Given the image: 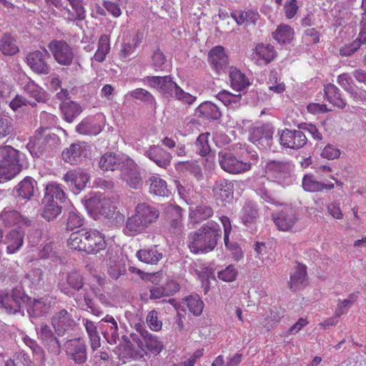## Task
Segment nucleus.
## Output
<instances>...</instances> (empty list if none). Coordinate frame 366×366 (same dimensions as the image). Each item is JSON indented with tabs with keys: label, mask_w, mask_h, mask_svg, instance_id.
Masks as SVG:
<instances>
[{
	"label": "nucleus",
	"mask_w": 366,
	"mask_h": 366,
	"mask_svg": "<svg viewBox=\"0 0 366 366\" xmlns=\"http://www.w3.org/2000/svg\"><path fill=\"white\" fill-rule=\"evenodd\" d=\"M110 49L109 36L107 34L100 36L98 41L97 49L92 58V60L97 62H103L106 59L107 55L109 53Z\"/></svg>",
	"instance_id": "obj_39"
},
{
	"label": "nucleus",
	"mask_w": 366,
	"mask_h": 366,
	"mask_svg": "<svg viewBox=\"0 0 366 366\" xmlns=\"http://www.w3.org/2000/svg\"><path fill=\"white\" fill-rule=\"evenodd\" d=\"M137 257L142 262L157 264L162 259L163 253L157 246H152L138 251Z\"/></svg>",
	"instance_id": "obj_31"
},
{
	"label": "nucleus",
	"mask_w": 366,
	"mask_h": 366,
	"mask_svg": "<svg viewBox=\"0 0 366 366\" xmlns=\"http://www.w3.org/2000/svg\"><path fill=\"white\" fill-rule=\"evenodd\" d=\"M36 185V182L31 178H24L17 186L16 190L18 195L24 199H30L34 193V188Z\"/></svg>",
	"instance_id": "obj_47"
},
{
	"label": "nucleus",
	"mask_w": 366,
	"mask_h": 366,
	"mask_svg": "<svg viewBox=\"0 0 366 366\" xmlns=\"http://www.w3.org/2000/svg\"><path fill=\"white\" fill-rule=\"evenodd\" d=\"M257 217V209L255 204L252 202H246L239 212V219L245 225L253 223Z\"/></svg>",
	"instance_id": "obj_42"
},
{
	"label": "nucleus",
	"mask_w": 366,
	"mask_h": 366,
	"mask_svg": "<svg viewBox=\"0 0 366 366\" xmlns=\"http://www.w3.org/2000/svg\"><path fill=\"white\" fill-rule=\"evenodd\" d=\"M99 329L102 333L110 345H114L117 343L119 340V328L118 325L115 319L107 315L99 322Z\"/></svg>",
	"instance_id": "obj_18"
},
{
	"label": "nucleus",
	"mask_w": 366,
	"mask_h": 366,
	"mask_svg": "<svg viewBox=\"0 0 366 366\" xmlns=\"http://www.w3.org/2000/svg\"><path fill=\"white\" fill-rule=\"evenodd\" d=\"M209 61L217 74L224 71L228 64V59L222 46L212 48L209 53Z\"/></svg>",
	"instance_id": "obj_22"
},
{
	"label": "nucleus",
	"mask_w": 366,
	"mask_h": 366,
	"mask_svg": "<svg viewBox=\"0 0 366 366\" xmlns=\"http://www.w3.org/2000/svg\"><path fill=\"white\" fill-rule=\"evenodd\" d=\"M117 203L109 198L96 194L86 201V207L92 212L110 219L114 224H119L124 222V215L117 209Z\"/></svg>",
	"instance_id": "obj_4"
},
{
	"label": "nucleus",
	"mask_w": 366,
	"mask_h": 366,
	"mask_svg": "<svg viewBox=\"0 0 366 366\" xmlns=\"http://www.w3.org/2000/svg\"><path fill=\"white\" fill-rule=\"evenodd\" d=\"M272 217L277 228L285 232L290 231L297 221L295 212L291 208H287Z\"/></svg>",
	"instance_id": "obj_27"
},
{
	"label": "nucleus",
	"mask_w": 366,
	"mask_h": 366,
	"mask_svg": "<svg viewBox=\"0 0 366 366\" xmlns=\"http://www.w3.org/2000/svg\"><path fill=\"white\" fill-rule=\"evenodd\" d=\"M159 216V212L154 207L145 202L138 204L134 214L126 222L125 233L132 235L144 232Z\"/></svg>",
	"instance_id": "obj_3"
},
{
	"label": "nucleus",
	"mask_w": 366,
	"mask_h": 366,
	"mask_svg": "<svg viewBox=\"0 0 366 366\" xmlns=\"http://www.w3.org/2000/svg\"><path fill=\"white\" fill-rule=\"evenodd\" d=\"M164 212L168 219H169L172 227L175 229H180L182 227V214L180 207L171 204H168L164 209Z\"/></svg>",
	"instance_id": "obj_48"
},
{
	"label": "nucleus",
	"mask_w": 366,
	"mask_h": 366,
	"mask_svg": "<svg viewBox=\"0 0 366 366\" xmlns=\"http://www.w3.org/2000/svg\"><path fill=\"white\" fill-rule=\"evenodd\" d=\"M83 224V218L76 211V209L71 207L69 212V216L67 219V229H74L75 228L80 227Z\"/></svg>",
	"instance_id": "obj_62"
},
{
	"label": "nucleus",
	"mask_w": 366,
	"mask_h": 366,
	"mask_svg": "<svg viewBox=\"0 0 366 366\" xmlns=\"http://www.w3.org/2000/svg\"><path fill=\"white\" fill-rule=\"evenodd\" d=\"M152 66L155 71H164L168 66L164 54L157 49L153 52L152 56Z\"/></svg>",
	"instance_id": "obj_57"
},
{
	"label": "nucleus",
	"mask_w": 366,
	"mask_h": 366,
	"mask_svg": "<svg viewBox=\"0 0 366 366\" xmlns=\"http://www.w3.org/2000/svg\"><path fill=\"white\" fill-rule=\"evenodd\" d=\"M221 236L219 225L212 221L208 222L189 234L187 245L194 254L207 253L214 249Z\"/></svg>",
	"instance_id": "obj_2"
},
{
	"label": "nucleus",
	"mask_w": 366,
	"mask_h": 366,
	"mask_svg": "<svg viewBox=\"0 0 366 366\" xmlns=\"http://www.w3.org/2000/svg\"><path fill=\"white\" fill-rule=\"evenodd\" d=\"M142 41V35L139 32H135L125 38L118 52L119 59L123 62L129 61Z\"/></svg>",
	"instance_id": "obj_13"
},
{
	"label": "nucleus",
	"mask_w": 366,
	"mask_h": 366,
	"mask_svg": "<svg viewBox=\"0 0 366 366\" xmlns=\"http://www.w3.org/2000/svg\"><path fill=\"white\" fill-rule=\"evenodd\" d=\"M237 276V270L234 266L230 264L225 269L219 271L217 274V277L219 280L224 282H232L236 280Z\"/></svg>",
	"instance_id": "obj_63"
},
{
	"label": "nucleus",
	"mask_w": 366,
	"mask_h": 366,
	"mask_svg": "<svg viewBox=\"0 0 366 366\" xmlns=\"http://www.w3.org/2000/svg\"><path fill=\"white\" fill-rule=\"evenodd\" d=\"M99 164L103 171H114L119 168L122 179L132 188L138 189L142 184L137 164L127 156L105 153L101 157Z\"/></svg>",
	"instance_id": "obj_1"
},
{
	"label": "nucleus",
	"mask_w": 366,
	"mask_h": 366,
	"mask_svg": "<svg viewBox=\"0 0 366 366\" xmlns=\"http://www.w3.org/2000/svg\"><path fill=\"white\" fill-rule=\"evenodd\" d=\"M257 157L255 153L250 155L248 161L239 160L232 153L222 151L218 154V162L224 172L237 174L249 171L252 164L257 163Z\"/></svg>",
	"instance_id": "obj_6"
},
{
	"label": "nucleus",
	"mask_w": 366,
	"mask_h": 366,
	"mask_svg": "<svg viewBox=\"0 0 366 366\" xmlns=\"http://www.w3.org/2000/svg\"><path fill=\"white\" fill-rule=\"evenodd\" d=\"M212 192L217 203L228 202L233 198V184L224 179H219L215 182Z\"/></svg>",
	"instance_id": "obj_20"
},
{
	"label": "nucleus",
	"mask_w": 366,
	"mask_h": 366,
	"mask_svg": "<svg viewBox=\"0 0 366 366\" xmlns=\"http://www.w3.org/2000/svg\"><path fill=\"white\" fill-rule=\"evenodd\" d=\"M63 179L72 187L74 192L83 189L89 182V176L84 171L78 169L68 171Z\"/></svg>",
	"instance_id": "obj_19"
},
{
	"label": "nucleus",
	"mask_w": 366,
	"mask_h": 366,
	"mask_svg": "<svg viewBox=\"0 0 366 366\" xmlns=\"http://www.w3.org/2000/svg\"><path fill=\"white\" fill-rule=\"evenodd\" d=\"M148 182L151 194L160 197H167L171 193L166 181L158 175L152 176Z\"/></svg>",
	"instance_id": "obj_35"
},
{
	"label": "nucleus",
	"mask_w": 366,
	"mask_h": 366,
	"mask_svg": "<svg viewBox=\"0 0 366 366\" xmlns=\"http://www.w3.org/2000/svg\"><path fill=\"white\" fill-rule=\"evenodd\" d=\"M229 79L231 86L237 92L244 91L250 83L246 76L236 68H229Z\"/></svg>",
	"instance_id": "obj_33"
},
{
	"label": "nucleus",
	"mask_w": 366,
	"mask_h": 366,
	"mask_svg": "<svg viewBox=\"0 0 366 366\" xmlns=\"http://www.w3.org/2000/svg\"><path fill=\"white\" fill-rule=\"evenodd\" d=\"M292 169L293 166L289 162L270 161L266 164L265 172L268 180L287 187L293 182Z\"/></svg>",
	"instance_id": "obj_7"
},
{
	"label": "nucleus",
	"mask_w": 366,
	"mask_h": 366,
	"mask_svg": "<svg viewBox=\"0 0 366 366\" xmlns=\"http://www.w3.org/2000/svg\"><path fill=\"white\" fill-rule=\"evenodd\" d=\"M55 60L61 65H69L74 58V52L69 45L63 41H54L49 45Z\"/></svg>",
	"instance_id": "obj_15"
},
{
	"label": "nucleus",
	"mask_w": 366,
	"mask_h": 366,
	"mask_svg": "<svg viewBox=\"0 0 366 366\" xmlns=\"http://www.w3.org/2000/svg\"><path fill=\"white\" fill-rule=\"evenodd\" d=\"M86 244L88 254H97L107 246L104 235L96 229L87 231Z\"/></svg>",
	"instance_id": "obj_24"
},
{
	"label": "nucleus",
	"mask_w": 366,
	"mask_h": 366,
	"mask_svg": "<svg viewBox=\"0 0 366 366\" xmlns=\"http://www.w3.org/2000/svg\"><path fill=\"white\" fill-rule=\"evenodd\" d=\"M87 231H78L71 234L68 245L72 249L86 252Z\"/></svg>",
	"instance_id": "obj_45"
},
{
	"label": "nucleus",
	"mask_w": 366,
	"mask_h": 366,
	"mask_svg": "<svg viewBox=\"0 0 366 366\" xmlns=\"http://www.w3.org/2000/svg\"><path fill=\"white\" fill-rule=\"evenodd\" d=\"M277 55L274 47L270 44H258L253 49V59L257 64H267L271 62Z\"/></svg>",
	"instance_id": "obj_26"
},
{
	"label": "nucleus",
	"mask_w": 366,
	"mask_h": 366,
	"mask_svg": "<svg viewBox=\"0 0 366 366\" xmlns=\"http://www.w3.org/2000/svg\"><path fill=\"white\" fill-rule=\"evenodd\" d=\"M28 301V297L21 288H15L9 293L0 290V308L8 314H16Z\"/></svg>",
	"instance_id": "obj_8"
},
{
	"label": "nucleus",
	"mask_w": 366,
	"mask_h": 366,
	"mask_svg": "<svg viewBox=\"0 0 366 366\" xmlns=\"http://www.w3.org/2000/svg\"><path fill=\"white\" fill-rule=\"evenodd\" d=\"M212 214L213 210L210 207L207 205H200L190 214V217L191 218H193L194 216L195 222H198L210 217Z\"/></svg>",
	"instance_id": "obj_61"
},
{
	"label": "nucleus",
	"mask_w": 366,
	"mask_h": 366,
	"mask_svg": "<svg viewBox=\"0 0 366 366\" xmlns=\"http://www.w3.org/2000/svg\"><path fill=\"white\" fill-rule=\"evenodd\" d=\"M51 325L59 336H63L67 331L74 329L76 322L72 315L66 310H61L51 317Z\"/></svg>",
	"instance_id": "obj_12"
},
{
	"label": "nucleus",
	"mask_w": 366,
	"mask_h": 366,
	"mask_svg": "<svg viewBox=\"0 0 366 366\" xmlns=\"http://www.w3.org/2000/svg\"><path fill=\"white\" fill-rule=\"evenodd\" d=\"M59 287L61 292L69 296H71L73 295L74 291H78L82 288V277L76 271L62 273L59 282Z\"/></svg>",
	"instance_id": "obj_16"
},
{
	"label": "nucleus",
	"mask_w": 366,
	"mask_h": 366,
	"mask_svg": "<svg viewBox=\"0 0 366 366\" xmlns=\"http://www.w3.org/2000/svg\"><path fill=\"white\" fill-rule=\"evenodd\" d=\"M356 300L357 295L355 294H350L347 299L344 300H339L335 312V318L340 317L341 315L346 314Z\"/></svg>",
	"instance_id": "obj_54"
},
{
	"label": "nucleus",
	"mask_w": 366,
	"mask_h": 366,
	"mask_svg": "<svg viewBox=\"0 0 366 366\" xmlns=\"http://www.w3.org/2000/svg\"><path fill=\"white\" fill-rule=\"evenodd\" d=\"M88 147L85 142L73 143L69 147L63 150L62 159L67 163L76 164L87 156Z\"/></svg>",
	"instance_id": "obj_17"
},
{
	"label": "nucleus",
	"mask_w": 366,
	"mask_h": 366,
	"mask_svg": "<svg viewBox=\"0 0 366 366\" xmlns=\"http://www.w3.org/2000/svg\"><path fill=\"white\" fill-rule=\"evenodd\" d=\"M307 283V268L303 264H297L290 274V288L293 291H297L305 287Z\"/></svg>",
	"instance_id": "obj_30"
},
{
	"label": "nucleus",
	"mask_w": 366,
	"mask_h": 366,
	"mask_svg": "<svg viewBox=\"0 0 366 366\" xmlns=\"http://www.w3.org/2000/svg\"><path fill=\"white\" fill-rule=\"evenodd\" d=\"M83 323L90 340L91 347L93 350H96L101 345L100 337L97 332V326L94 322L89 320L84 319Z\"/></svg>",
	"instance_id": "obj_49"
},
{
	"label": "nucleus",
	"mask_w": 366,
	"mask_h": 366,
	"mask_svg": "<svg viewBox=\"0 0 366 366\" xmlns=\"http://www.w3.org/2000/svg\"><path fill=\"white\" fill-rule=\"evenodd\" d=\"M272 129L254 128L249 138L250 141L262 149L270 148L273 136Z\"/></svg>",
	"instance_id": "obj_29"
},
{
	"label": "nucleus",
	"mask_w": 366,
	"mask_h": 366,
	"mask_svg": "<svg viewBox=\"0 0 366 366\" xmlns=\"http://www.w3.org/2000/svg\"><path fill=\"white\" fill-rule=\"evenodd\" d=\"M54 198L62 203L66 201L65 193L61 186L56 182H51L46 186L45 194L43 198L44 202H48L50 200L54 201Z\"/></svg>",
	"instance_id": "obj_37"
},
{
	"label": "nucleus",
	"mask_w": 366,
	"mask_h": 366,
	"mask_svg": "<svg viewBox=\"0 0 366 366\" xmlns=\"http://www.w3.org/2000/svg\"><path fill=\"white\" fill-rule=\"evenodd\" d=\"M168 286L172 287V290H168L167 288L154 287L150 289V297L152 299H159L164 296L169 295V292H174L179 290V286L174 282L168 283Z\"/></svg>",
	"instance_id": "obj_59"
},
{
	"label": "nucleus",
	"mask_w": 366,
	"mask_h": 366,
	"mask_svg": "<svg viewBox=\"0 0 366 366\" xmlns=\"http://www.w3.org/2000/svg\"><path fill=\"white\" fill-rule=\"evenodd\" d=\"M209 133H203L199 135L195 142L197 152L201 156H206L210 151L208 138Z\"/></svg>",
	"instance_id": "obj_55"
},
{
	"label": "nucleus",
	"mask_w": 366,
	"mask_h": 366,
	"mask_svg": "<svg viewBox=\"0 0 366 366\" xmlns=\"http://www.w3.org/2000/svg\"><path fill=\"white\" fill-rule=\"evenodd\" d=\"M102 122L100 116L86 117L76 126V130L81 134L97 135L102 130Z\"/></svg>",
	"instance_id": "obj_21"
},
{
	"label": "nucleus",
	"mask_w": 366,
	"mask_h": 366,
	"mask_svg": "<svg viewBox=\"0 0 366 366\" xmlns=\"http://www.w3.org/2000/svg\"><path fill=\"white\" fill-rule=\"evenodd\" d=\"M0 221L6 227L18 225L21 228L31 225V219L15 210H4L0 214Z\"/></svg>",
	"instance_id": "obj_25"
},
{
	"label": "nucleus",
	"mask_w": 366,
	"mask_h": 366,
	"mask_svg": "<svg viewBox=\"0 0 366 366\" xmlns=\"http://www.w3.org/2000/svg\"><path fill=\"white\" fill-rule=\"evenodd\" d=\"M145 155L162 168H167L170 164L172 158L169 152L159 146L150 147Z\"/></svg>",
	"instance_id": "obj_28"
},
{
	"label": "nucleus",
	"mask_w": 366,
	"mask_h": 366,
	"mask_svg": "<svg viewBox=\"0 0 366 366\" xmlns=\"http://www.w3.org/2000/svg\"><path fill=\"white\" fill-rule=\"evenodd\" d=\"M21 84L24 91L38 102H44L47 100V94L44 89L37 85L29 77L24 75L21 79Z\"/></svg>",
	"instance_id": "obj_23"
},
{
	"label": "nucleus",
	"mask_w": 366,
	"mask_h": 366,
	"mask_svg": "<svg viewBox=\"0 0 366 366\" xmlns=\"http://www.w3.org/2000/svg\"><path fill=\"white\" fill-rule=\"evenodd\" d=\"M266 179L264 177H259L256 180L255 187H256V192L261 197V199L265 202H268L270 204H276L277 202L272 197V194L267 189V187L265 186Z\"/></svg>",
	"instance_id": "obj_51"
},
{
	"label": "nucleus",
	"mask_w": 366,
	"mask_h": 366,
	"mask_svg": "<svg viewBox=\"0 0 366 366\" xmlns=\"http://www.w3.org/2000/svg\"><path fill=\"white\" fill-rule=\"evenodd\" d=\"M69 2L71 8L74 11L72 13L71 10L66 6L64 7L63 11L66 14V16L64 18L69 21H74L76 20H83L85 18V9L83 6L82 0H67Z\"/></svg>",
	"instance_id": "obj_34"
},
{
	"label": "nucleus",
	"mask_w": 366,
	"mask_h": 366,
	"mask_svg": "<svg viewBox=\"0 0 366 366\" xmlns=\"http://www.w3.org/2000/svg\"><path fill=\"white\" fill-rule=\"evenodd\" d=\"M27 308V312L31 314L32 313L35 316L43 315L46 312H47L49 305L46 303V300L41 298L40 300H33L28 298V301L26 305Z\"/></svg>",
	"instance_id": "obj_46"
},
{
	"label": "nucleus",
	"mask_w": 366,
	"mask_h": 366,
	"mask_svg": "<svg viewBox=\"0 0 366 366\" xmlns=\"http://www.w3.org/2000/svg\"><path fill=\"white\" fill-rule=\"evenodd\" d=\"M177 86L178 85L172 81L171 76H162V81L159 85V91L164 94H168L172 97Z\"/></svg>",
	"instance_id": "obj_60"
},
{
	"label": "nucleus",
	"mask_w": 366,
	"mask_h": 366,
	"mask_svg": "<svg viewBox=\"0 0 366 366\" xmlns=\"http://www.w3.org/2000/svg\"><path fill=\"white\" fill-rule=\"evenodd\" d=\"M61 110L64 119L68 122H73L74 119L82 112L80 105L72 101L61 103Z\"/></svg>",
	"instance_id": "obj_43"
},
{
	"label": "nucleus",
	"mask_w": 366,
	"mask_h": 366,
	"mask_svg": "<svg viewBox=\"0 0 366 366\" xmlns=\"http://www.w3.org/2000/svg\"><path fill=\"white\" fill-rule=\"evenodd\" d=\"M129 94L134 99L146 102L151 105L156 104L155 98L154 96L144 89H135L131 91Z\"/></svg>",
	"instance_id": "obj_56"
},
{
	"label": "nucleus",
	"mask_w": 366,
	"mask_h": 366,
	"mask_svg": "<svg viewBox=\"0 0 366 366\" xmlns=\"http://www.w3.org/2000/svg\"><path fill=\"white\" fill-rule=\"evenodd\" d=\"M136 330L142 338V341L138 338L136 339V335H132V337L137 343L139 348L143 349L145 347L154 355H159L162 351L164 344L158 337L149 332L140 325L136 326Z\"/></svg>",
	"instance_id": "obj_9"
},
{
	"label": "nucleus",
	"mask_w": 366,
	"mask_h": 366,
	"mask_svg": "<svg viewBox=\"0 0 366 366\" xmlns=\"http://www.w3.org/2000/svg\"><path fill=\"white\" fill-rule=\"evenodd\" d=\"M277 135L280 145L287 149H299L302 148L307 142L305 133L300 129H285L279 130Z\"/></svg>",
	"instance_id": "obj_10"
},
{
	"label": "nucleus",
	"mask_w": 366,
	"mask_h": 366,
	"mask_svg": "<svg viewBox=\"0 0 366 366\" xmlns=\"http://www.w3.org/2000/svg\"><path fill=\"white\" fill-rule=\"evenodd\" d=\"M6 366H33L29 355L24 353L18 354L13 360L6 362Z\"/></svg>",
	"instance_id": "obj_64"
},
{
	"label": "nucleus",
	"mask_w": 366,
	"mask_h": 366,
	"mask_svg": "<svg viewBox=\"0 0 366 366\" xmlns=\"http://www.w3.org/2000/svg\"><path fill=\"white\" fill-rule=\"evenodd\" d=\"M293 29L285 24H280L273 32V38L280 44L290 43L294 38Z\"/></svg>",
	"instance_id": "obj_41"
},
{
	"label": "nucleus",
	"mask_w": 366,
	"mask_h": 366,
	"mask_svg": "<svg viewBox=\"0 0 366 366\" xmlns=\"http://www.w3.org/2000/svg\"><path fill=\"white\" fill-rule=\"evenodd\" d=\"M189 310L195 316L202 314L204 309V303L198 295H192L185 299Z\"/></svg>",
	"instance_id": "obj_53"
},
{
	"label": "nucleus",
	"mask_w": 366,
	"mask_h": 366,
	"mask_svg": "<svg viewBox=\"0 0 366 366\" xmlns=\"http://www.w3.org/2000/svg\"><path fill=\"white\" fill-rule=\"evenodd\" d=\"M24 237L23 231L13 229L9 232L5 239L6 251L9 254H14L19 250L23 245Z\"/></svg>",
	"instance_id": "obj_32"
},
{
	"label": "nucleus",
	"mask_w": 366,
	"mask_h": 366,
	"mask_svg": "<svg viewBox=\"0 0 366 366\" xmlns=\"http://www.w3.org/2000/svg\"><path fill=\"white\" fill-rule=\"evenodd\" d=\"M302 187L307 192H320L322 182L317 181L312 174H306L302 179Z\"/></svg>",
	"instance_id": "obj_58"
},
{
	"label": "nucleus",
	"mask_w": 366,
	"mask_h": 366,
	"mask_svg": "<svg viewBox=\"0 0 366 366\" xmlns=\"http://www.w3.org/2000/svg\"><path fill=\"white\" fill-rule=\"evenodd\" d=\"M231 16L237 24L246 26L254 24L259 18V14L252 10L236 11Z\"/></svg>",
	"instance_id": "obj_40"
},
{
	"label": "nucleus",
	"mask_w": 366,
	"mask_h": 366,
	"mask_svg": "<svg viewBox=\"0 0 366 366\" xmlns=\"http://www.w3.org/2000/svg\"><path fill=\"white\" fill-rule=\"evenodd\" d=\"M0 51L6 56H12L19 51V47L14 37L4 34L0 39Z\"/></svg>",
	"instance_id": "obj_44"
},
{
	"label": "nucleus",
	"mask_w": 366,
	"mask_h": 366,
	"mask_svg": "<svg viewBox=\"0 0 366 366\" xmlns=\"http://www.w3.org/2000/svg\"><path fill=\"white\" fill-rule=\"evenodd\" d=\"M42 204L44 207L42 217L48 221L54 219L61 212V207L54 201L44 202L43 199Z\"/></svg>",
	"instance_id": "obj_52"
},
{
	"label": "nucleus",
	"mask_w": 366,
	"mask_h": 366,
	"mask_svg": "<svg viewBox=\"0 0 366 366\" xmlns=\"http://www.w3.org/2000/svg\"><path fill=\"white\" fill-rule=\"evenodd\" d=\"M325 95L328 102L334 106L343 109L345 107L346 101L342 98L339 89L332 84H328L325 86Z\"/></svg>",
	"instance_id": "obj_38"
},
{
	"label": "nucleus",
	"mask_w": 366,
	"mask_h": 366,
	"mask_svg": "<svg viewBox=\"0 0 366 366\" xmlns=\"http://www.w3.org/2000/svg\"><path fill=\"white\" fill-rule=\"evenodd\" d=\"M195 114L207 119H218L221 117L219 108L213 103L206 102L201 104L196 109Z\"/></svg>",
	"instance_id": "obj_36"
},
{
	"label": "nucleus",
	"mask_w": 366,
	"mask_h": 366,
	"mask_svg": "<svg viewBox=\"0 0 366 366\" xmlns=\"http://www.w3.org/2000/svg\"><path fill=\"white\" fill-rule=\"evenodd\" d=\"M21 155L11 146L0 147V182L13 179L21 171Z\"/></svg>",
	"instance_id": "obj_5"
},
{
	"label": "nucleus",
	"mask_w": 366,
	"mask_h": 366,
	"mask_svg": "<svg viewBox=\"0 0 366 366\" xmlns=\"http://www.w3.org/2000/svg\"><path fill=\"white\" fill-rule=\"evenodd\" d=\"M64 350L68 358L76 364H83L87 360V347L85 341L80 338L68 340L64 343Z\"/></svg>",
	"instance_id": "obj_11"
},
{
	"label": "nucleus",
	"mask_w": 366,
	"mask_h": 366,
	"mask_svg": "<svg viewBox=\"0 0 366 366\" xmlns=\"http://www.w3.org/2000/svg\"><path fill=\"white\" fill-rule=\"evenodd\" d=\"M217 98L225 106L235 109L240 105L242 95L240 94H234L228 91L222 90L217 94Z\"/></svg>",
	"instance_id": "obj_50"
},
{
	"label": "nucleus",
	"mask_w": 366,
	"mask_h": 366,
	"mask_svg": "<svg viewBox=\"0 0 366 366\" xmlns=\"http://www.w3.org/2000/svg\"><path fill=\"white\" fill-rule=\"evenodd\" d=\"M50 58V54L46 49L35 51L26 56V62L30 68L36 73L47 74L49 73V67L46 64V59Z\"/></svg>",
	"instance_id": "obj_14"
}]
</instances>
